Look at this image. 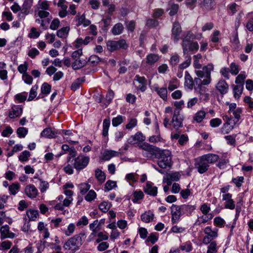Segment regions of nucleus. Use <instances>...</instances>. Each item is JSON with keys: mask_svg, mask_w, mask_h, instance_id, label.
<instances>
[{"mask_svg": "<svg viewBox=\"0 0 253 253\" xmlns=\"http://www.w3.org/2000/svg\"><path fill=\"white\" fill-rule=\"evenodd\" d=\"M96 197V194L94 191L91 190L89 191L87 195L85 197V200L88 202H91L95 199Z\"/></svg>", "mask_w": 253, "mask_h": 253, "instance_id": "obj_57", "label": "nucleus"}, {"mask_svg": "<svg viewBox=\"0 0 253 253\" xmlns=\"http://www.w3.org/2000/svg\"><path fill=\"white\" fill-rule=\"evenodd\" d=\"M181 32V30L180 25L179 23L175 22L172 29V38L175 42H177L179 40Z\"/></svg>", "mask_w": 253, "mask_h": 253, "instance_id": "obj_20", "label": "nucleus"}, {"mask_svg": "<svg viewBox=\"0 0 253 253\" xmlns=\"http://www.w3.org/2000/svg\"><path fill=\"white\" fill-rule=\"evenodd\" d=\"M144 116L145 117L143 119V123L146 125H149L151 123L152 119L156 118L155 115L153 113L148 111H146L144 112Z\"/></svg>", "mask_w": 253, "mask_h": 253, "instance_id": "obj_37", "label": "nucleus"}, {"mask_svg": "<svg viewBox=\"0 0 253 253\" xmlns=\"http://www.w3.org/2000/svg\"><path fill=\"white\" fill-rule=\"evenodd\" d=\"M145 139V136L141 132H138L131 136L128 139V142L130 144H135L138 142L143 141Z\"/></svg>", "mask_w": 253, "mask_h": 253, "instance_id": "obj_19", "label": "nucleus"}, {"mask_svg": "<svg viewBox=\"0 0 253 253\" xmlns=\"http://www.w3.org/2000/svg\"><path fill=\"white\" fill-rule=\"evenodd\" d=\"M90 186L88 183H83L79 185L80 192L82 194H85L90 189Z\"/></svg>", "mask_w": 253, "mask_h": 253, "instance_id": "obj_55", "label": "nucleus"}, {"mask_svg": "<svg viewBox=\"0 0 253 253\" xmlns=\"http://www.w3.org/2000/svg\"><path fill=\"white\" fill-rule=\"evenodd\" d=\"M194 34L191 32H188L182 41V48L184 53L189 51H197L199 44L197 42H191L194 40Z\"/></svg>", "mask_w": 253, "mask_h": 253, "instance_id": "obj_1", "label": "nucleus"}, {"mask_svg": "<svg viewBox=\"0 0 253 253\" xmlns=\"http://www.w3.org/2000/svg\"><path fill=\"white\" fill-rule=\"evenodd\" d=\"M56 133L50 128L47 127L44 129L41 133V137L52 138L55 137Z\"/></svg>", "mask_w": 253, "mask_h": 253, "instance_id": "obj_27", "label": "nucleus"}, {"mask_svg": "<svg viewBox=\"0 0 253 253\" xmlns=\"http://www.w3.org/2000/svg\"><path fill=\"white\" fill-rule=\"evenodd\" d=\"M22 113V108L19 105H13L11 110L9 112V117L14 119L20 117Z\"/></svg>", "mask_w": 253, "mask_h": 253, "instance_id": "obj_18", "label": "nucleus"}, {"mask_svg": "<svg viewBox=\"0 0 253 253\" xmlns=\"http://www.w3.org/2000/svg\"><path fill=\"white\" fill-rule=\"evenodd\" d=\"M29 64L28 62H25L24 63L21 64L18 67V71L21 74L24 75L27 73V70L28 68Z\"/></svg>", "mask_w": 253, "mask_h": 253, "instance_id": "obj_53", "label": "nucleus"}, {"mask_svg": "<svg viewBox=\"0 0 253 253\" xmlns=\"http://www.w3.org/2000/svg\"><path fill=\"white\" fill-rule=\"evenodd\" d=\"M218 229L214 228L212 229L211 227L207 226L204 229V232L206 236L203 239V243L208 245L210 242L216 239L218 236Z\"/></svg>", "mask_w": 253, "mask_h": 253, "instance_id": "obj_4", "label": "nucleus"}, {"mask_svg": "<svg viewBox=\"0 0 253 253\" xmlns=\"http://www.w3.org/2000/svg\"><path fill=\"white\" fill-rule=\"evenodd\" d=\"M49 5L47 1H40L37 6L35 15L39 16L40 18L47 17L49 15Z\"/></svg>", "mask_w": 253, "mask_h": 253, "instance_id": "obj_5", "label": "nucleus"}, {"mask_svg": "<svg viewBox=\"0 0 253 253\" xmlns=\"http://www.w3.org/2000/svg\"><path fill=\"white\" fill-rule=\"evenodd\" d=\"M193 66L195 68V72L196 75L199 78H202L204 77L203 71L200 70L202 68V64L200 63V61L194 59Z\"/></svg>", "mask_w": 253, "mask_h": 253, "instance_id": "obj_23", "label": "nucleus"}, {"mask_svg": "<svg viewBox=\"0 0 253 253\" xmlns=\"http://www.w3.org/2000/svg\"><path fill=\"white\" fill-rule=\"evenodd\" d=\"M139 146L142 150V153L144 157L150 159L154 155H156L157 148L146 143L140 144Z\"/></svg>", "mask_w": 253, "mask_h": 253, "instance_id": "obj_6", "label": "nucleus"}, {"mask_svg": "<svg viewBox=\"0 0 253 253\" xmlns=\"http://www.w3.org/2000/svg\"><path fill=\"white\" fill-rule=\"evenodd\" d=\"M234 96L235 98H239L242 94L243 89V85L239 84L237 85H233Z\"/></svg>", "mask_w": 253, "mask_h": 253, "instance_id": "obj_41", "label": "nucleus"}, {"mask_svg": "<svg viewBox=\"0 0 253 253\" xmlns=\"http://www.w3.org/2000/svg\"><path fill=\"white\" fill-rule=\"evenodd\" d=\"M19 188V184L18 183H14L9 187V190L12 195H15L18 191Z\"/></svg>", "mask_w": 253, "mask_h": 253, "instance_id": "obj_58", "label": "nucleus"}, {"mask_svg": "<svg viewBox=\"0 0 253 253\" xmlns=\"http://www.w3.org/2000/svg\"><path fill=\"white\" fill-rule=\"evenodd\" d=\"M125 117L121 116V115H118L115 118H114L112 119V125L114 126H117L119 125H121L125 120Z\"/></svg>", "mask_w": 253, "mask_h": 253, "instance_id": "obj_44", "label": "nucleus"}, {"mask_svg": "<svg viewBox=\"0 0 253 253\" xmlns=\"http://www.w3.org/2000/svg\"><path fill=\"white\" fill-rule=\"evenodd\" d=\"M84 64V61L79 59H76L72 64V67L74 69L77 70L83 67Z\"/></svg>", "mask_w": 253, "mask_h": 253, "instance_id": "obj_62", "label": "nucleus"}, {"mask_svg": "<svg viewBox=\"0 0 253 253\" xmlns=\"http://www.w3.org/2000/svg\"><path fill=\"white\" fill-rule=\"evenodd\" d=\"M111 207V203L107 201H103L99 205V209L102 212H106L108 211Z\"/></svg>", "mask_w": 253, "mask_h": 253, "instance_id": "obj_48", "label": "nucleus"}, {"mask_svg": "<svg viewBox=\"0 0 253 253\" xmlns=\"http://www.w3.org/2000/svg\"><path fill=\"white\" fill-rule=\"evenodd\" d=\"M246 78V75L245 73L240 74L236 78L235 83L238 84V85H243V83Z\"/></svg>", "mask_w": 253, "mask_h": 253, "instance_id": "obj_63", "label": "nucleus"}, {"mask_svg": "<svg viewBox=\"0 0 253 253\" xmlns=\"http://www.w3.org/2000/svg\"><path fill=\"white\" fill-rule=\"evenodd\" d=\"M110 125V121L109 119H105L103 123V131L102 134L106 136L108 133L109 128Z\"/></svg>", "mask_w": 253, "mask_h": 253, "instance_id": "obj_47", "label": "nucleus"}, {"mask_svg": "<svg viewBox=\"0 0 253 253\" xmlns=\"http://www.w3.org/2000/svg\"><path fill=\"white\" fill-rule=\"evenodd\" d=\"M123 29V25L121 23H118L113 27L112 32L113 35H118L122 33Z\"/></svg>", "mask_w": 253, "mask_h": 253, "instance_id": "obj_46", "label": "nucleus"}, {"mask_svg": "<svg viewBox=\"0 0 253 253\" xmlns=\"http://www.w3.org/2000/svg\"><path fill=\"white\" fill-rule=\"evenodd\" d=\"M206 117V112L204 111H199L197 112L194 117V120L199 123L203 121Z\"/></svg>", "mask_w": 253, "mask_h": 253, "instance_id": "obj_43", "label": "nucleus"}, {"mask_svg": "<svg viewBox=\"0 0 253 253\" xmlns=\"http://www.w3.org/2000/svg\"><path fill=\"white\" fill-rule=\"evenodd\" d=\"M89 162V158L84 155H79L75 159L74 166L76 169L80 170L85 168Z\"/></svg>", "mask_w": 253, "mask_h": 253, "instance_id": "obj_7", "label": "nucleus"}, {"mask_svg": "<svg viewBox=\"0 0 253 253\" xmlns=\"http://www.w3.org/2000/svg\"><path fill=\"white\" fill-rule=\"evenodd\" d=\"M198 171L200 173L205 172L209 167V164L203 156L200 157L196 165Z\"/></svg>", "mask_w": 253, "mask_h": 253, "instance_id": "obj_12", "label": "nucleus"}, {"mask_svg": "<svg viewBox=\"0 0 253 253\" xmlns=\"http://www.w3.org/2000/svg\"><path fill=\"white\" fill-rule=\"evenodd\" d=\"M159 59V56L157 54H150L146 57V63L152 65L158 61Z\"/></svg>", "mask_w": 253, "mask_h": 253, "instance_id": "obj_42", "label": "nucleus"}, {"mask_svg": "<svg viewBox=\"0 0 253 253\" xmlns=\"http://www.w3.org/2000/svg\"><path fill=\"white\" fill-rule=\"evenodd\" d=\"M179 86V83L177 79L176 78L172 79L169 81V84L168 88L169 90H173L177 88Z\"/></svg>", "mask_w": 253, "mask_h": 253, "instance_id": "obj_50", "label": "nucleus"}, {"mask_svg": "<svg viewBox=\"0 0 253 253\" xmlns=\"http://www.w3.org/2000/svg\"><path fill=\"white\" fill-rule=\"evenodd\" d=\"M40 181L39 189L41 192H45L49 188V184L47 181H43L42 179H40Z\"/></svg>", "mask_w": 253, "mask_h": 253, "instance_id": "obj_56", "label": "nucleus"}, {"mask_svg": "<svg viewBox=\"0 0 253 253\" xmlns=\"http://www.w3.org/2000/svg\"><path fill=\"white\" fill-rule=\"evenodd\" d=\"M138 176V175L136 173H129L126 174L125 179L130 185H132L137 181Z\"/></svg>", "mask_w": 253, "mask_h": 253, "instance_id": "obj_33", "label": "nucleus"}, {"mask_svg": "<svg viewBox=\"0 0 253 253\" xmlns=\"http://www.w3.org/2000/svg\"><path fill=\"white\" fill-rule=\"evenodd\" d=\"M236 123V122H234L233 125L231 124L229 122L225 123L221 128L222 132L223 134L228 133L230 131L233 130L234 127V126Z\"/></svg>", "mask_w": 253, "mask_h": 253, "instance_id": "obj_38", "label": "nucleus"}, {"mask_svg": "<svg viewBox=\"0 0 253 253\" xmlns=\"http://www.w3.org/2000/svg\"><path fill=\"white\" fill-rule=\"evenodd\" d=\"M143 193L141 191H135L133 193V198L132 201L133 203H137L139 200H140L143 198Z\"/></svg>", "mask_w": 253, "mask_h": 253, "instance_id": "obj_52", "label": "nucleus"}, {"mask_svg": "<svg viewBox=\"0 0 253 253\" xmlns=\"http://www.w3.org/2000/svg\"><path fill=\"white\" fill-rule=\"evenodd\" d=\"M46 225L42 221H40L38 224V230L41 233H42L44 239H46L49 237L50 233L48 231V228L46 227Z\"/></svg>", "mask_w": 253, "mask_h": 253, "instance_id": "obj_21", "label": "nucleus"}, {"mask_svg": "<svg viewBox=\"0 0 253 253\" xmlns=\"http://www.w3.org/2000/svg\"><path fill=\"white\" fill-rule=\"evenodd\" d=\"M38 88V85H34L32 87L30 90L29 96L28 98V101L33 100L37 95V89Z\"/></svg>", "mask_w": 253, "mask_h": 253, "instance_id": "obj_51", "label": "nucleus"}, {"mask_svg": "<svg viewBox=\"0 0 253 253\" xmlns=\"http://www.w3.org/2000/svg\"><path fill=\"white\" fill-rule=\"evenodd\" d=\"M51 86L47 83H44L41 86V90L42 94H48L51 91Z\"/></svg>", "mask_w": 253, "mask_h": 253, "instance_id": "obj_49", "label": "nucleus"}, {"mask_svg": "<svg viewBox=\"0 0 253 253\" xmlns=\"http://www.w3.org/2000/svg\"><path fill=\"white\" fill-rule=\"evenodd\" d=\"M171 124L174 127L181 126L182 125V120L179 116V112L178 111H174Z\"/></svg>", "mask_w": 253, "mask_h": 253, "instance_id": "obj_22", "label": "nucleus"}, {"mask_svg": "<svg viewBox=\"0 0 253 253\" xmlns=\"http://www.w3.org/2000/svg\"><path fill=\"white\" fill-rule=\"evenodd\" d=\"M160 156H157L159 159L158 164L159 166L162 169L169 168L171 165V153L169 151L160 150Z\"/></svg>", "mask_w": 253, "mask_h": 253, "instance_id": "obj_2", "label": "nucleus"}, {"mask_svg": "<svg viewBox=\"0 0 253 253\" xmlns=\"http://www.w3.org/2000/svg\"><path fill=\"white\" fill-rule=\"evenodd\" d=\"M213 217L211 213L210 214H203V215L198 217V220L196 221L195 224L200 225L201 223H204L211 220Z\"/></svg>", "mask_w": 253, "mask_h": 253, "instance_id": "obj_31", "label": "nucleus"}, {"mask_svg": "<svg viewBox=\"0 0 253 253\" xmlns=\"http://www.w3.org/2000/svg\"><path fill=\"white\" fill-rule=\"evenodd\" d=\"M95 177L98 182L102 184L106 179V175L105 173L99 169H97L95 172Z\"/></svg>", "mask_w": 253, "mask_h": 253, "instance_id": "obj_39", "label": "nucleus"}, {"mask_svg": "<svg viewBox=\"0 0 253 253\" xmlns=\"http://www.w3.org/2000/svg\"><path fill=\"white\" fill-rule=\"evenodd\" d=\"M222 123V121L219 118L211 119L210 122V126L212 127H216L219 126Z\"/></svg>", "mask_w": 253, "mask_h": 253, "instance_id": "obj_64", "label": "nucleus"}, {"mask_svg": "<svg viewBox=\"0 0 253 253\" xmlns=\"http://www.w3.org/2000/svg\"><path fill=\"white\" fill-rule=\"evenodd\" d=\"M70 30V28L69 26L61 28L57 32L56 34L57 37L61 39L66 38L68 36Z\"/></svg>", "mask_w": 253, "mask_h": 253, "instance_id": "obj_30", "label": "nucleus"}, {"mask_svg": "<svg viewBox=\"0 0 253 253\" xmlns=\"http://www.w3.org/2000/svg\"><path fill=\"white\" fill-rule=\"evenodd\" d=\"M107 49L112 52L119 48H126V41L120 40L119 41H108L107 43Z\"/></svg>", "mask_w": 253, "mask_h": 253, "instance_id": "obj_8", "label": "nucleus"}, {"mask_svg": "<svg viewBox=\"0 0 253 253\" xmlns=\"http://www.w3.org/2000/svg\"><path fill=\"white\" fill-rule=\"evenodd\" d=\"M184 84L185 86L190 89H192L193 87L194 82L193 79L188 72H185Z\"/></svg>", "mask_w": 253, "mask_h": 253, "instance_id": "obj_34", "label": "nucleus"}, {"mask_svg": "<svg viewBox=\"0 0 253 253\" xmlns=\"http://www.w3.org/2000/svg\"><path fill=\"white\" fill-rule=\"evenodd\" d=\"M82 244L83 242L81 236L76 235L65 242L63 248L66 250H70L74 252L79 249Z\"/></svg>", "mask_w": 253, "mask_h": 253, "instance_id": "obj_3", "label": "nucleus"}, {"mask_svg": "<svg viewBox=\"0 0 253 253\" xmlns=\"http://www.w3.org/2000/svg\"><path fill=\"white\" fill-rule=\"evenodd\" d=\"M1 239L10 238L12 239L15 237V234L10 232L9 227L7 225H4L0 228Z\"/></svg>", "mask_w": 253, "mask_h": 253, "instance_id": "obj_16", "label": "nucleus"}, {"mask_svg": "<svg viewBox=\"0 0 253 253\" xmlns=\"http://www.w3.org/2000/svg\"><path fill=\"white\" fill-rule=\"evenodd\" d=\"M208 244L207 253H217L218 247L216 241H211Z\"/></svg>", "mask_w": 253, "mask_h": 253, "instance_id": "obj_35", "label": "nucleus"}, {"mask_svg": "<svg viewBox=\"0 0 253 253\" xmlns=\"http://www.w3.org/2000/svg\"><path fill=\"white\" fill-rule=\"evenodd\" d=\"M119 152L113 150H105L102 154V159L104 160H109L113 157L118 156Z\"/></svg>", "mask_w": 253, "mask_h": 253, "instance_id": "obj_28", "label": "nucleus"}, {"mask_svg": "<svg viewBox=\"0 0 253 253\" xmlns=\"http://www.w3.org/2000/svg\"><path fill=\"white\" fill-rule=\"evenodd\" d=\"M182 209L187 213L191 214L192 212L195 210L196 207L194 205H184L181 206Z\"/></svg>", "mask_w": 253, "mask_h": 253, "instance_id": "obj_61", "label": "nucleus"}, {"mask_svg": "<svg viewBox=\"0 0 253 253\" xmlns=\"http://www.w3.org/2000/svg\"><path fill=\"white\" fill-rule=\"evenodd\" d=\"M180 178V174L179 172L169 173L164 177L163 182L167 183L168 185H170L172 181H178Z\"/></svg>", "mask_w": 253, "mask_h": 253, "instance_id": "obj_14", "label": "nucleus"}, {"mask_svg": "<svg viewBox=\"0 0 253 253\" xmlns=\"http://www.w3.org/2000/svg\"><path fill=\"white\" fill-rule=\"evenodd\" d=\"M202 156L209 164H213L217 162L219 159L218 155L213 154H208Z\"/></svg>", "mask_w": 253, "mask_h": 253, "instance_id": "obj_32", "label": "nucleus"}, {"mask_svg": "<svg viewBox=\"0 0 253 253\" xmlns=\"http://www.w3.org/2000/svg\"><path fill=\"white\" fill-rule=\"evenodd\" d=\"M76 19L78 21L77 26H80L81 25H83L84 26L86 27L89 25L90 23V21L88 20H86L85 18V16L84 14H82L81 15H78L76 16Z\"/></svg>", "mask_w": 253, "mask_h": 253, "instance_id": "obj_36", "label": "nucleus"}, {"mask_svg": "<svg viewBox=\"0 0 253 253\" xmlns=\"http://www.w3.org/2000/svg\"><path fill=\"white\" fill-rule=\"evenodd\" d=\"M30 153L28 151H23L19 156V160L21 162H26L30 156Z\"/></svg>", "mask_w": 253, "mask_h": 253, "instance_id": "obj_60", "label": "nucleus"}, {"mask_svg": "<svg viewBox=\"0 0 253 253\" xmlns=\"http://www.w3.org/2000/svg\"><path fill=\"white\" fill-rule=\"evenodd\" d=\"M171 214V222L173 224L179 221L181 216V206L172 205L170 208Z\"/></svg>", "mask_w": 253, "mask_h": 253, "instance_id": "obj_9", "label": "nucleus"}, {"mask_svg": "<svg viewBox=\"0 0 253 253\" xmlns=\"http://www.w3.org/2000/svg\"><path fill=\"white\" fill-rule=\"evenodd\" d=\"M93 40V38L92 37L87 36L85 38L84 40L82 38H78L73 43V46L76 48H78L83 45H86L89 42H90L91 41Z\"/></svg>", "mask_w": 253, "mask_h": 253, "instance_id": "obj_15", "label": "nucleus"}, {"mask_svg": "<svg viewBox=\"0 0 253 253\" xmlns=\"http://www.w3.org/2000/svg\"><path fill=\"white\" fill-rule=\"evenodd\" d=\"M217 89L221 93L225 94L227 92L228 86L226 82L224 80L219 81L216 84Z\"/></svg>", "mask_w": 253, "mask_h": 253, "instance_id": "obj_24", "label": "nucleus"}, {"mask_svg": "<svg viewBox=\"0 0 253 253\" xmlns=\"http://www.w3.org/2000/svg\"><path fill=\"white\" fill-rule=\"evenodd\" d=\"M26 215L29 221H36L39 216V213L37 210L29 209L26 211Z\"/></svg>", "mask_w": 253, "mask_h": 253, "instance_id": "obj_26", "label": "nucleus"}, {"mask_svg": "<svg viewBox=\"0 0 253 253\" xmlns=\"http://www.w3.org/2000/svg\"><path fill=\"white\" fill-rule=\"evenodd\" d=\"M75 229V224L71 223L67 226V228L63 229L62 231L67 236H70L74 233Z\"/></svg>", "mask_w": 253, "mask_h": 253, "instance_id": "obj_40", "label": "nucleus"}, {"mask_svg": "<svg viewBox=\"0 0 253 253\" xmlns=\"http://www.w3.org/2000/svg\"><path fill=\"white\" fill-rule=\"evenodd\" d=\"M222 199L224 201V207L225 209L233 210L235 208V204L234 200L232 199L231 194H224L222 195Z\"/></svg>", "mask_w": 253, "mask_h": 253, "instance_id": "obj_11", "label": "nucleus"}, {"mask_svg": "<svg viewBox=\"0 0 253 253\" xmlns=\"http://www.w3.org/2000/svg\"><path fill=\"white\" fill-rule=\"evenodd\" d=\"M144 192L152 196H155L157 194V187L153 186V184L150 182H147L145 187L144 188Z\"/></svg>", "mask_w": 253, "mask_h": 253, "instance_id": "obj_17", "label": "nucleus"}, {"mask_svg": "<svg viewBox=\"0 0 253 253\" xmlns=\"http://www.w3.org/2000/svg\"><path fill=\"white\" fill-rule=\"evenodd\" d=\"M40 36V33L35 27H32L28 34V37L30 39H37Z\"/></svg>", "mask_w": 253, "mask_h": 253, "instance_id": "obj_54", "label": "nucleus"}, {"mask_svg": "<svg viewBox=\"0 0 253 253\" xmlns=\"http://www.w3.org/2000/svg\"><path fill=\"white\" fill-rule=\"evenodd\" d=\"M117 186V183L115 181L108 180L105 184V192L109 191Z\"/></svg>", "mask_w": 253, "mask_h": 253, "instance_id": "obj_45", "label": "nucleus"}, {"mask_svg": "<svg viewBox=\"0 0 253 253\" xmlns=\"http://www.w3.org/2000/svg\"><path fill=\"white\" fill-rule=\"evenodd\" d=\"M25 193L29 198L34 199L37 197L39 192L34 185L29 184L25 188Z\"/></svg>", "mask_w": 253, "mask_h": 253, "instance_id": "obj_13", "label": "nucleus"}, {"mask_svg": "<svg viewBox=\"0 0 253 253\" xmlns=\"http://www.w3.org/2000/svg\"><path fill=\"white\" fill-rule=\"evenodd\" d=\"M180 249L182 251L190 252L192 250V246L190 242H187L180 246Z\"/></svg>", "mask_w": 253, "mask_h": 253, "instance_id": "obj_59", "label": "nucleus"}, {"mask_svg": "<svg viewBox=\"0 0 253 253\" xmlns=\"http://www.w3.org/2000/svg\"><path fill=\"white\" fill-rule=\"evenodd\" d=\"M153 218L154 214L153 212L151 211H145L141 215V220L145 223H149L151 222L152 221Z\"/></svg>", "mask_w": 253, "mask_h": 253, "instance_id": "obj_29", "label": "nucleus"}, {"mask_svg": "<svg viewBox=\"0 0 253 253\" xmlns=\"http://www.w3.org/2000/svg\"><path fill=\"white\" fill-rule=\"evenodd\" d=\"M153 89L162 99L164 100H167L168 91L166 87L160 88L158 86H154Z\"/></svg>", "mask_w": 253, "mask_h": 253, "instance_id": "obj_25", "label": "nucleus"}, {"mask_svg": "<svg viewBox=\"0 0 253 253\" xmlns=\"http://www.w3.org/2000/svg\"><path fill=\"white\" fill-rule=\"evenodd\" d=\"M202 71L204 74L205 79L201 83V84H209L211 81V73L214 69V66L212 64H209L208 65L204 66L202 68Z\"/></svg>", "mask_w": 253, "mask_h": 253, "instance_id": "obj_10", "label": "nucleus"}]
</instances>
